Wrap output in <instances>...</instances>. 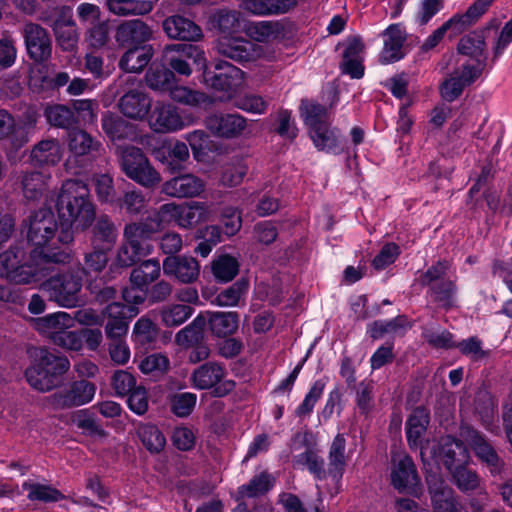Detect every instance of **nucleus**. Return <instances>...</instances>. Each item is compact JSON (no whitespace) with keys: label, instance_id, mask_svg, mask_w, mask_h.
Listing matches in <instances>:
<instances>
[{"label":"nucleus","instance_id":"nucleus-1","mask_svg":"<svg viewBox=\"0 0 512 512\" xmlns=\"http://www.w3.org/2000/svg\"><path fill=\"white\" fill-rule=\"evenodd\" d=\"M56 208L60 219L58 240L63 245H70L74 232L87 230L95 221V205L88 186L82 181L67 180L62 184Z\"/></svg>","mask_w":512,"mask_h":512},{"label":"nucleus","instance_id":"nucleus-2","mask_svg":"<svg viewBox=\"0 0 512 512\" xmlns=\"http://www.w3.org/2000/svg\"><path fill=\"white\" fill-rule=\"evenodd\" d=\"M58 225L50 209H40L29 219L27 239L36 248H41L43 258L53 263H66L72 253L69 245L58 240Z\"/></svg>","mask_w":512,"mask_h":512},{"label":"nucleus","instance_id":"nucleus-3","mask_svg":"<svg viewBox=\"0 0 512 512\" xmlns=\"http://www.w3.org/2000/svg\"><path fill=\"white\" fill-rule=\"evenodd\" d=\"M437 461H433L429 470H427L426 477L432 473L441 477L436 471H433V466L438 468L442 463L451 473L455 485L462 492L473 491L479 488L480 478L478 475L466 468L469 462V452L466 447L459 441L450 436L441 438V449L439 451Z\"/></svg>","mask_w":512,"mask_h":512},{"label":"nucleus","instance_id":"nucleus-4","mask_svg":"<svg viewBox=\"0 0 512 512\" xmlns=\"http://www.w3.org/2000/svg\"><path fill=\"white\" fill-rule=\"evenodd\" d=\"M33 362L26 369L27 382L35 390L47 392L57 386L60 376L70 368L66 356L56 355L45 348H35L31 352Z\"/></svg>","mask_w":512,"mask_h":512},{"label":"nucleus","instance_id":"nucleus-5","mask_svg":"<svg viewBox=\"0 0 512 512\" xmlns=\"http://www.w3.org/2000/svg\"><path fill=\"white\" fill-rule=\"evenodd\" d=\"M300 114L308 127L309 136L314 146L319 151L340 153L338 132L331 128L325 107L308 100H302Z\"/></svg>","mask_w":512,"mask_h":512},{"label":"nucleus","instance_id":"nucleus-6","mask_svg":"<svg viewBox=\"0 0 512 512\" xmlns=\"http://www.w3.org/2000/svg\"><path fill=\"white\" fill-rule=\"evenodd\" d=\"M211 214V206L204 202L167 203L160 206L155 218H147V220L152 225L158 224L157 231L171 223H175L180 228L189 229L208 221Z\"/></svg>","mask_w":512,"mask_h":512},{"label":"nucleus","instance_id":"nucleus-7","mask_svg":"<svg viewBox=\"0 0 512 512\" xmlns=\"http://www.w3.org/2000/svg\"><path fill=\"white\" fill-rule=\"evenodd\" d=\"M157 226L152 225L146 219L144 222H132L125 226L124 243L120 247L116 263L120 267H130L141 257L147 256L152 251L148 239L157 232Z\"/></svg>","mask_w":512,"mask_h":512},{"label":"nucleus","instance_id":"nucleus-8","mask_svg":"<svg viewBox=\"0 0 512 512\" xmlns=\"http://www.w3.org/2000/svg\"><path fill=\"white\" fill-rule=\"evenodd\" d=\"M82 277L79 272L66 271L50 276L40 284V289L50 301L63 308H75L84 302Z\"/></svg>","mask_w":512,"mask_h":512},{"label":"nucleus","instance_id":"nucleus-9","mask_svg":"<svg viewBox=\"0 0 512 512\" xmlns=\"http://www.w3.org/2000/svg\"><path fill=\"white\" fill-rule=\"evenodd\" d=\"M204 83L217 92L222 93L219 96L221 101L233 99L237 91L244 82V73L238 67L228 63L219 62L215 65V70H203Z\"/></svg>","mask_w":512,"mask_h":512},{"label":"nucleus","instance_id":"nucleus-10","mask_svg":"<svg viewBox=\"0 0 512 512\" xmlns=\"http://www.w3.org/2000/svg\"><path fill=\"white\" fill-rule=\"evenodd\" d=\"M429 424V413L423 407H418L410 414L406 422V436L410 448H420V455L425 466H431L433 461H437L441 449V440L436 446L434 443L427 442L422 444V436Z\"/></svg>","mask_w":512,"mask_h":512},{"label":"nucleus","instance_id":"nucleus-11","mask_svg":"<svg viewBox=\"0 0 512 512\" xmlns=\"http://www.w3.org/2000/svg\"><path fill=\"white\" fill-rule=\"evenodd\" d=\"M121 167L127 177L144 187H153L161 181L160 174L137 147L127 146L122 150Z\"/></svg>","mask_w":512,"mask_h":512},{"label":"nucleus","instance_id":"nucleus-12","mask_svg":"<svg viewBox=\"0 0 512 512\" xmlns=\"http://www.w3.org/2000/svg\"><path fill=\"white\" fill-rule=\"evenodd\" d=\"M42 20L53 28L57 43L64 51H72L76 47L78 32L70 7L49 9L44 13Z\"/></svg>","mask_w":512,"mask_h":512},{"label":"nucleus","instance_id":"nucleus-13","mask_svg":"<svg viewBox=\"0 0 512 512\" xmlns=\"http://www.w3.org/2000/svg\"><path fill=\"white\" fill-rule=\"evenodd\" d=\"M191 382L199 390L213 389V394L217 397L229 394L235 387V382L226 378L224 367L215 362H207L195 369Z\"/></svg>","mask_w":512,"mask_h":512},{"label":"nucleus","instance_id":"nucleus-14","mask_svg":"<svg viewBox=\"0 0 512 512\" xmlns=\"http://www.w3.org/2000/svg\"><path fill=\"white\" fill-rule=\"evenodd\" d=\"M163 57L176 73L184 76H190L192 73L189 60L203 70L206 67L204 51L192 44L177 43L167 45L163 50Z\"/></svg>","mask_w":512,"mask_h":512},{"label":"nucleus","instance_id":"nucleus-15","mask_svg":"<svg viewBox=\"0 0 512 512\" xmlns=\"http://www.w3.org/2000/svg\"><path fill=\"white\" fill-rule=\"evenodd\" d=\"M390 479L392 486L400 493H409L415 497L422 494L416 467L406 454L393 456Z\"/></svg>","mask_w":512,"mask_h":512},{"label":"nucleus","instance_id":"nucleus-16","mask_svg":"<svg viewBox=\"0 0 512 512\" xmlns=\"http://www.w3.org/2000/svg\"><path fill=\"white\" fill-rule=\"evenodd\" d=\"M480 75L481 65L479 63L461 62L441 85V96L446 101H454L461 95L463 89L472 84Z\"/></svg>","mask_w":512,"mask_h":512},{"label":"nucleus","instance_id":"nucleus-17","mask_svg":"<svg viewBox=\"0 0 512 512\" xmlns=\"http://www.w3.org/2000/svg\"><path fill=\"white\" fill-rule=\"evenodd\" d=\"M217 50L237 62L255 61L264 57V48L241 37L220 36Z\"/></svg>","mask_w":512,"mask_h":512},{"label":"nucleus","instance_id":"nucleus-18","mask_svg":"<svg viewBox=\"0 0 512 512\" xmlns=\"http://www.w3.org/2000/svg\"><path fill=\"white\" fill-rule=\"evenodd\" d=\"M96 385L86 380H76L61 392L52 395V404L57 408H71L90 403L95 396Z\"/></svg>","mask_w":512,"mask_h":512},{"label":"nucleus","instance_id":"nucleus-19","mask_svg":"<svg viewBox=\"0 0 512 512\" xmlns=\"http://www.w3.org/2000/svg\"><path fill=\"white\" fill-rule=\"evenodd\" d=\"M427 487L433 512H461L453 489L442 477L430 473L427 476Z\"/></svg>","mask_w":512,"mask_h":512},{"label":"nucleus","instance_id":"nucleus-20","mask_svg":"<svg viewBox=\"0 0 512 512\" xmlns=\"http://www.w3.org/2000/svg\"><path fill=\"white\" fill-rule=\"evenodd\" d=\"M187 124L177 108L169 103H157L149 117L150 128L158 133L176 132Z\"/></svg>","mask_w":512,"mask_h":512},{"label":"nucleus","instance_id":"nucleus-21","mask_svg":"<svg viewBox=\"0 0 512 512\" xmlns=\"http://www.w3.org/2000/svg\"><path fill=\"white\" fill-rule=\"evenodd\" d=\"M23 34L26 49L31 59L36 62H43L51 56V39L43 27L35 23H28L24 27Z\"/></svg>","mask_w":512,"mask_h":512},{"label":"nucleus","instance_id":"nucleus-22","mask_svg":"<svg viewBox=\"0 0 512 512\" xmlns=\"http://www.w3.org/2000/svg\"><path fill=\"white\" fill-rule=\"evenodd\" d=\"M206 127L219 137L233 139L242 136L248 124L240 114H214L206 119Z\"/></svg>","mask_w":512,"mask_h":512},{"label":"nucleus","instance_id":"nucleus-23","mask_svg":"<svg viewBox=\"0 0 512 512\" xmlns=\"http://www.w3.org/2000/svg\"><path fill=\"white\" fill-rule=\"evenodd\" d=\"M205 189V182L193 174H184L166 181L162 185V192L175 198H192L201 194Z\"/></svg>","mask_w":512,"mask_h":512},{"label":"nucleus","instance_id":"nucleus-24","mask_svg":"<svg viewBox=\"0 0 512 512\" xmlns=\"http://www.w3.org/2000/svg\"><path fill=\"white\" fill-rule=\"evenodd\" d=\"M165 275L175 276L182 283L195 281L200 273V266L193 257H166L163 261Z\"/></svg>","mask_w":512,"mask_h":512},{"label":"nucleus","instance_id":"nucleus-25","mask_svg":"<svg viewBox=\"0 0 512 512\" xmlns=\"http://www.w3.org/2000/svg\"><path fill=\"white\" fill-rule=\"evenodd\" d=\"M151 102V98L142 89H133L120 98L119 109L130 119L143 120L151 109Z\"/></svg>","mask_w":512,"mask_h":512},{"label":"nucleus","instance_id":"nucleus-26","mask_svg":"<svg viewBox=\"0 0 512 512\" xmlns=\"http://www.w3.org/2000/svg\"><path fill=\"white\" fill-rule=\"evenodd\" d=\"M384 46L380 54L382 64H390L403 58V44L406 40V33L400 24L390 25L384 32Z\"/></svg>","mask_w":512,"mask_h":512},{"label":"nucleus","instance_id":"nucleus-27","mask_svg":"<svg viewBox=\"0 0 512 512\" xmlns=\"http://www.w3.org/2000/svg\"><path fill=\"white\" fill-rule=\"evenodd\" d=\"M484 49L485 37L483 32L474 31L469 33L459 41L458 51L461 57L458 59L457 64L460 65L463 61L473 64L479 63L482 71L485 64Z\"/></svg>","mask_w":512,"mask_h":512},{"label":"nucleus","instance_id":"nucleus-28","mask_svg":"<svg viewBox=\"0 0 512 512\" xmlns=\"http://www.w3.org/2000/svg\"><path fill=\"white\" fill-rule=\"evenodd\" d=\"M163 29L172 39L198 41L202 38V30L193 21L180 15H173L163 21Z\"/></svg>","mask_w":512,"mask_h":512},{"label":"nucleus","instance_id":"nucleus-29","mask_svg":"<svg viewBox=\"0 0 512 512\" xmlns=\"http://www.w3.org/2000/svg\"><path fill=\"white\" fill-rule=\"evenodd\" d=\"M34 326L39 333L53 341L56 335L74 326V319L69 313L58 311L34 319Z\"/></svg>","mask_w":512,"mask_h":512},{"label":"nucleus","instance_id":"nucleus-30","mask_svg":"<svg viewBox=\"0 0 512 512\" xmlns=\"http://www.w3.org/2000/svg\"><path fill=\"white\" fill-rule=\"evenodd\" d=\"M67 144L70 152L68 164L71 162L72 158L77 161L78 158L90 155L91 153L98 151L101 147V143L97 139L93 138L89 133L82 129L70 130L68 133Z\"/></svg>","mask_w":512,"mask_h":512},{"label":"nucleus","instance_id":"nucleus-31","mask_svg":"<svg viewBox=\"0 0 512 512\" xmlns=\"http://www.w3.org/2000/svg\"><path fill=\"white\" fill-rule=\"evenodd\" d=\"M126 307L118 302H113L106 306L103 315L107 316L108 321L105 326V332L108 339L123 340L128 332V322L125 318Z\"/></svg>","mask_w":512,"mask_h":512},{"label":"nucleus","instance_id":"nucleus-32","mask_svg":"<svg viewBox=\"0 0 512 512\" xmlns=\"http://www.w3.org/2000/svg\"><path fill=\"white\" fill-rule=\"evenodd\" d=\"M461 435L481 461L490 466L493 471H497L499 469L500 462L495 450L477 431L465 428L462 430Z\"/></svg>","mask_w":512,"mask_h":512},{"label":"nucleus","instance_id":"nucleus-33","mask_svg":"<svg viewBox=\"0 0 512 512\" xmlns=\"http://www.w3.org/2000/svg\"><path fill=\"white\" fill-rule=\"evenodd\" d=\"M50 261L48 259L43 258L41 254V259L35 264H17L15 269L10 274L9 280L16 284H30L33 282H40L44 277L48 275V267L46 265Z\"/></svg>","mask_w":512,"mask_h":512},{"label":"nucleus","instance_id":"nucleus-34","mask_svg":"<svg viewBox=\"0 0 512 512\" xmlns=\"http://www.w3.org/2000/svg\"><path fill=\"white\" fill-rule=\"evenodd\" d=\"M152 36L149 26L141 20H131L123 23L117 29L116 39L121 44H140Z\"/></svg>","mask_w":512,"mask_h":512},{"label":"nucleus","instance_id":"nucleus-35","mask_svg":"<svg viewBox=\"0 0 512 512\" xmlns=\"http://www.w3.org/2000/svg\"><path fill=\"white\" fill-rule=\"evenodd\" d=\"M115 224L107 215H101L93 228L92 247L111 250L117 240Z\"/></svg>","mask_w":512,"mask_h":512},{"label":"nucleus","instance_id":"nucleus-36","mask_svg":"<svg viewBox=\"0 0 512 512\" xmlns=\"http://www.w3.org/2000/svg\"><path fill=\"white\" fill-rule=\"evenodd\" d=\"M106 7L117 16H140L150 13L153 2L150 0H105Z\"/></svg>","mask_w":512,"mask_h":512},{"label":"nucleus","instance_id":"nucleus-37","mask_svg":"<svg viewBox=\"0 0 512 512\" xmlns=\"http://www.w3.org/2000/svg\"><path fill=\"white\" fill-rule=\"evenodd\" d=\"M61 158V145L55 139L42 140L31 151V160L36 165H55Z\"/></svg>","mask_w":512,"mask_h":512},{"label":"nucleus","instance_id":"nucleus-38","mask_svg":"<svg viewBox=\"0 0 512 512\" xmlns=\"http://www.w3.org/2000/svg\"><path fill=\"white\" fill-rule=\"evenodd\" d=\"M153 56V49L149 45H143L128 50L121 58L119 66L129 73H138L143 70Z\"/></svg>","mask_w":512,"mask_h":512},{"label":"nucleus","instance_id":"nucleus-39","mask_svg":"<svg viewBox=\"0 0 512 512\" xmlns=\"http://www.w3.org/2000/svg\"><path fill=\"white\" fill-rule=\"evenodd\" d=\"M346 440L342 434H337L333 439L328 455V474L333 478L340 479L344 473L347 455Z\"/></svg>","mask_w":512,"mask_h":512},{"label":"nucleus","instance_id":"nucleus-40","mask_svg":"<svg viewBox=\"0 0 512 512\" xmlns=\"http://www.w3.org/2000/svg\"><path fill=\"white\" fill-rule=\"evenodd\" d=\"M208 323L212 333L218 337H225L235 333L239 326L237 312H209Z\"/></svg>","mask_w":512,"mask_h":512},{"label":"nucleus","instance_id":"nucleus-41","mask_svg":"<svg viewBox=\"0 0 512 512\" xmlns=\"http://www.w3.org/2000/svg\"><path fill=\"white\" fill-rule=\"evenodd\" d=\"M245 9L257 15L286 13L296 6V0H242Z\"/></svg>","mask_w":512,"mask_h":512},{"label":"nucleus","instance_id":"nucleus-42","mask_svg":"<svg viewBox=\"0 0 512 512\" xmlns=\"http://www.w3.org/2000/svg\"><path fill=\"white\" fill-rule=\"evenodd\" d=\"M160 275V263L157 259L142 262L131 272L130 280L137 288H145Z\"/></svg>","mask_w":512,"mask_h":512},{"label":"nucleus","instance_id":"nucleus-43","mask_svg":"<svg viewBox=\"0 0 512 512\" xmlns=\"http://www.w3.org/2000/svg\"><path fill=\"white\" fill-rule=\"evenodd\" d=\"M206 322L204 316L198 315L188 326L184 327L176 334V344L188 348L200 342L203 338Z\"/></svg>","mask_w":512,"mask_h":512},{"label":"nucleus","instance_id":"nucleus-44","mask_svg":"<svg viewBox=\"0 0 512 512\" xmlns=\"http://www.w3.org/2000/svg\"><path fill=\"white\" fill-rule=\"evenodd\" d=\"M280 25L272 21H257L245 23L244 32L251 39L267 42L276 39L280 34Z\"/></svg>","mask_w":512,"mask_h":512},{"label":"nucleus","instance_id":"nucleus-45","mask_svg":"<svg viewBox=\"0 0 512 512\" xmlns=\"http://www.w3.org/2000/svg\"><path fill=\"white\" fill-rule=\"evenodd\" d=\"M31 501L55 502L63 498L62 493L48 484L27 480L22 485Z\"/></svg>","mask_w":512,"mask_h":512},{"label":"nucleus","instance_id":"nucleus-46","mask_svg":"<svg viewBox=\"0 0 512 512\" xmlns=\"http://www.w3.org/2000/svg\"><path fill=\"white\" fill-rule=\"evenodd\" d=\"M494 0H477L475 1L464 14L454 15L451 19L456 20L455 34H460L467 27L475 23L489 8Z\"/></svg>","mask_w":512,"mask_h":512},{"label":"nucleus","instance_id":"nucleus-47","mask_svg":"<svg viewBox=\"0 0 512 512\" xmlns=\"http://www.w3.org/2000/svg\"><path fill=\"white\" fill-rule=\"evenodd\" d=\"M214 22L221 36L233 37L244 31L245 21L236 11H220L214 16Z\"/></svg>","mask_w":512,"mask_h":512},{"label":"nucleus","instance_id":"nucleus-48","mask_svg":"<svg viewBox=\"0 0 512 512\" xmlns=\"http://www.w3.org/2000/svg\"><path fill=\"white\" fill-rule=\"evenodd\" d=\"M102 129L112 141L127 138L133 133L128 122L109 112L102 118Z\"/></svg>","mask_w":512,"mask_h":512},{"label":"nucleus","instance_id":"nucleus-49","mask_svg":"<svg viewBox=\"0 0 512 512\" xmlns=\"http://www.w3.org/2000/svg\"><path fill=\"white\" fill-rule=\"evenodd\" d=\"M146 84L155 91H167L175 81L172 71L163 66H151L145 75Z\"/></svg>","mask_w":512,"mask_h":512},{"label":"nucleus","instance_id":"nucleus-50","mask_svg":"<svg viewBox=\"0 0 512 512\" xmlns=\"http://www.w3.org/2000/svg\"><path fill=\"white\" fill-rule=\"evenodd\" d=\"M248 288V281L241 279L220 292L215 298V304L220 307L237 306L246 295Z\"/></svg>","mask_w":512,"mask_h":512},{"label":"nucleus","instance_id":"nucleus-51","mask_svg":"<svg viewBox=\"0 0 512 512\" xmlns=\"http://www.w3.org/2000/svg\"><path fill=\"white\" fill-rule=\"evenodd\" d=\"M50 177L42 172H31L22 179L23 193L27 199L36 200L47 188Z\"/></svg>","mask_w":512,"mask_h":512},{"label":"nucleus","instance_id":"nucleus-52","mask_svg":"<svg viewBox=\"0 0 512 512\" xmlns=\"http://www.w3.org/2000/svg\"><path fill=\"white\" fill-rule=\"evenodd\" d=\"M239 271V263L236 258L229 255H221L212 264V272L215 278L221 282L231 281Z\"/></svg>","mask_w":512,"mask_h":512},{"label":"nucleus","instance_id":"nucleus-53","mask_svg":"<svg viewBox=\"0 0 512 512\" xmlns=\"http://www.w3.org/2000/svg\"><path fill=\"white\" fill-rule=\"evenodd\" d=\"M161 319L168 327L179 326L193 314V308L184 304L167 305L161 309Z\"/></svg>","mask_w":512,"mask_h":512},{"label":"nucleus","instance_id":"nucleus-54","mask_svg":"<svg viewBox=\"0 0 512 512\" xmlns=\"http://www.w3.org/2000/svg\"><path fill=\"white\" fill-rule=\"evenodd\" d=\"M47 121L56 127L67 128L74 123V112L65 105L47 106L44 111Z\"/></svg>","mask_w":512,"mask_h":512},{"label":"nucleus","instance_id":"nucleus-55","mask_svg":"<svg viewBox=\"0 0 512 512\" xmlns=\"http://www.w3.org/2000/svg\"><path fill=\"white\" fill-rule=\"evenodd\" d=\"M167 91L173 100L190 106H198L209 101L204 93L183 86H175L174 83Z\"/></svg>","mask_w":512,"mask_h":512},{"label":"nucleus","instance_id":"nucleus-56","mask_svg":"<svg viewBox=\"0 0 512 512\" xmlns=\"http://www.w3.org/2000/svg\"><path fill=\"white\" fill-rule=\"evenodd\" d=\"M273 484V477L264 472L255 476L248 484L241 486L239 493L243 497H256L269 491Z\"/></svg>","mask_w":512,"mask_h":512},{"label":"nucleus","instance_id":"nucleus-57","mask_svg":"<svg viewBox=\"0 0 512 512\" xmlns=\"http://www.w3.org/2000/svg\"><path fill=\"white\" fill-rule=\"evenodd\" d=\"M248 172V166L242 161L225 165L222 169L220 183L227 187H235L239 185Z\"/></svg>","mask_w":512,"mask_h":512},{"label":"nucleus","instance_id":"nucleus-58","mask_svg":"<svg viewBox=\"0 0 512 512\" xmlns=\"http://www.w3.org/2000/svg\"><path fill=\"white\" fill-rule=\"evenodd\" d=\"M132 336L136 343L148 345L156 340L158 328L150 319L142 317L135 323Z\"/></svg>","mask_w":512,"mask_h":512},{"label":"nucleus","instance_id":"nucleus-59","mask_svg":"<svg viewBox=\"0 0 512 512\" xmlns=\"http://www.w3.org/2000/svg\"><path fill=\"white\" fill-rule=\"evenodd\" d=\"M324 388L325 382L323 380H316L311 385L302 403L296 408L295 415L298 417L309 416L312 413L317 401L321 398Z\"/></svg>","mask_w":512,"mask_h":512},{"label":"nucleus","instance_id":"nucleus-60","mask_svg":"<svg viewBox=\"0 0 512 512\" xmlns=\"http://www.w3.org/2000/svg\"><path fill=\"white\" fill-rule=\"evenodd\" d=\"M139 437L151 452H159L165 446V437L154 425H144L138 430Z\"/></svg>","mask_w":512,"mask_h":512},{"label":"nucleus","instance_id":"nucleus-61","mask_svg":"<svg viewBox=\"0 0 512 512\" xmlns=\"http://www.w3.org/2000/svg\"><path fill=\"white\" fill-rule=\"evenodd\" d=\"M234 105L245 112L252 114H264L268 108V102L261 96L255 94H246L238 97Z\"/></svg>","mask_w":512,"mask_h":512},{"label":"nucleus","instance_id":"nucleus-62","mask_svg":"<svg viewBox=\"0 0 512 512\" xmlns=\"http://www.w3.org/2000/svg\"><path fill=\"white\" fill-rule=\"evenodd\" d=\"M456 287L450 280L442 281L432 287V296L436 302L445 308H450L455 303Z\"/></svg>","mask_w":512,"mask_h":512},{"label":"nucleus","instance_id":"nucleus-63","mask_svg":"<svg viewBox=\"0 0 512 512\" xmlns=\"http://www.w3.org/2000/svg\"><path fill=\"white\" fill-rule=\"evenodd\" d=\"M425 340L434 348L450 349L455 347L452 334L442 328L426 329L423 332Z\"/></svg>","mask_w":512,"mask_h":512},{"label":"nucleus","instance_id":"nucleus-64","mask_svg":"<svg viewBox=\"0 0 512 512\" xmlns=\"http://www.w3.org/2000/svg\"><path fill=\"white\" fill-rule=\"evenodd\" d=\"M168 368L169 359L160 353L148 355L139 364V369L144 374H163Z\"/></svg>","mask_w":512,"mask_h":512}]
</instances>
